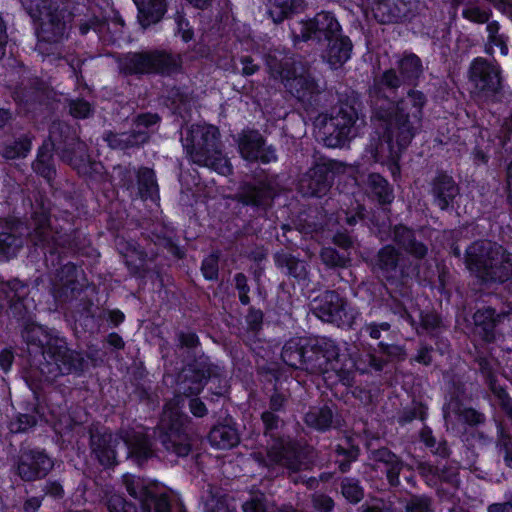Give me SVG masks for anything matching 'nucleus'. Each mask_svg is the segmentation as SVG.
I'll use <instances>...</instances> for the list:
<instances>
[{"instance_id": "nucleus-42", "label": "nucleus", "mask_w": 512, "mask_h": 512, "mask_svg": "<svg viewBox=\"0 0 512 512\" xmlns=\"http://www.w3.org/2000/svg\"><path fill=\"white\" fill-rule=\"evenodd\" d=\"M91 449L99 464L104 468H112L117 464L116 444L111 435L92 436Z\"/></svg>"}, {"instance_id": "nucleus-44", "label": "nucleus", "mask_w": 512, "mask_h": 512, "mask_svg": "<svg viewBox=\"0 0 512 512\" xmlns=\"http://www.w3.org/2000/svg\"><path fill=\"white\" fill-rule=\"evenodd\" d=\"M208 441L212 447L218 449H230L237 446L240 436L235 423L215 424L208 433Z\"/></svg>"}, {"instance_id": "nucleus-2", "label": "nucleus", "mask_w": 512, "mask_h": 512, "mask_svg": "<svg viewBox=\"0 0 512 512\" xmlns=\"http://www.w3.org/2000/svg\"><path fill=\"white\" fill-rule=\"evenodd\" d=\"M52 202L43 194H37L31 203L32 231L29 238L32 246L45 262L61 264L63 257L99 256L93 247L89 234L83 227V220L68 210L52 216Z\"/></svg>"}, {"instance_id": "nucleus-60", "label": "nucleus", "mask_w": 512, "mask_h": 512, "mask_svg": "<svg viewBox=\"0 0 512 512\" xmlns=\"http://www.w3.org/2000/svg\"><path fill=\"white\" fill-rule=\"evenodd\" d=\"M360 332L364 336H369L371 339L379 341H381L382 333L385 332L386 335L383 340L394 343V335H392L393 331L391 330V324L389 322L371 321L365 323Z\"/></svg>"}, {"instance_id": "nucleus-51", "label": "nucleus", "mask_w": 512, "mask_h": 512, "mask_svg": "<svg viewBox=\"0 0 512 512\" xmlns=\"http://www.w3.org/2000/svg\"><path fill=\"white\" fill-rule=\"evenodd\" d=\"M149 139V135L146 131L133 130L130 134H118L114 132H108L105 140L108 145L113 149H127L135 146L145 144Z\"/></svg>"}, {"instance_id": "nucleus-36", "label": "nucleus", "mask_w": 512, "mask_h": 512, "mask_svg": "<svg viewBox=\"0 0 512 512\" xmlns=\"http://www.w3.org/2000/svg\"><path fill=\"white\" fill-rule=\"evenodd\" d=\"M265 66L270 77L283 83L289 75H293L297 67L295 59L284 50H270L264 56Z\"/></svg>"}, {"instance_id": "nucleus-38", "label": "nucleus", "mask_w": 512, "mask_h": 512, "mask_svg": "<svg viewBox=\"0 0 512 512\" xmlns=\"http://www.w3.org/2000/svg\"><path fill=\"white\" fill-rule=\"evenodd\" d=\"M138 9L137 19L144 29L160 22L168 8V0H133Z\"/></svg>"}, {"instance_id": "nucleus-21", "label": "nucleus", "mask_w": 512, "mask_h": 512, "mask_svg": "<svg viewBox=\"0 0 512 512\" xmlns=\"http://www.w3.org/2000/svg\"><path fill=\"white\" fill-rule=\"evenodd\" d=\"M469 79L474 87L484 95H494L502 89L499 64L489 62L483 57L473 59L469 69Z\"/></svg>"}, {"instance_id": "nucleus-59", "label": "nucleus", "mask_w": 512, "mask_h": 512, "mask_svg": "<svg viewBox=\"0 0 512 512\" xmlns=\"http://www.w3.org/2000/svg\"><path fill=\"white\" fill-rule=\"evenodd\" d=\"M115 179L117 186L124 191H127L130 196L134 195L136 191V176L137 170L131 164L118 165L114 168Z\"/></svg>"}, {"instance_id": "nucleus-55", "label": "nucleus", "mask_w": 512, "mask_h": 512, "mask_svg": "<svg viewBox=\"0 0 512 512\" xmlns=\"http://www.w3.org/2000/svg\"><path fill=\"white\" fill-rule=\"evenodd\" d=\"M303 0H271L269 14L274 23H281L298 12Z\"/></svg>"}, {"instance_id": "nucleus-24", "label": "nucleus", "mask_w": 512, "mask_h": 512, "mask_svg": "<svg viewBox=\"0 0 512 512\" xmlns=\"http://www.w3.org/2000/svg\"><path fill=\"white\" fill-rule=\"evenodd\" d=\"M377 347L382 356H378L375 353H367L365 359L367 365L365 367H360L354 359L345 354L353 361L354 366L352 368V378L349 381H342L344 384H351L355 378L356 371H359L361 374L381 372L390 360H401L405 355L403 346L399 344L382 340L378 342Z\"/></svg>"}, {"instance_id": "nucleus-5", "label": "nucleus", "mask_w": 512, "mask_h": 512, "mask_svg": "<svg viewBox=\"0 0 512 512\" xmlns=\"http://www.w3.org/2000/svg\"><path fill=\"white\" fill-rule=\"evenodd\" d=\"M281 359L291 368L312 373L334 371L340 381L352 378L353 361L340 352L334 340L325 336L290 338L282 348Z\"/></svg>"}, {"instance_id": "nucleus-53", "label": "nucleus", "mask_w": 512, "mask_h": 512, "mask_svg": "<svg viewBox=\"0 0 512 512\" xmlns=\"http://www.w3.org/2000/svg\"><path fill=\"white\" fill-rule=\"evenodd\" d=\"M339 488L342 497L351 505L359 504L365 497V489L357 477H340Z\"/></svg>"}, {"instance_id": "nucleus-62", "label": "nucleus", "mask_w": 512, "mask_h": 512, "mask_svg": "<svg viewBox=\"0 0 512 512\" xmlns=\"http://www.w3.org/2000/svg\"><path fill=\"white\" fill-rule=\"evenodd\" d=\"M322 262L330 268H345L350 262V258L340 253L336 248L325 247L320 253Z\"/></svg>"}, {"instance_id": "nucleus-23", "label": "nucleus", "mask_w": 512, "mask_h": 512, "mask_svg": "<svg viewBox=\"0 0 512 512\" xmlns=\"http://www.w3.org/2000/svg\"><path fill=\"white\" fill-rule=\"evenodd\" d=\"M343 29L335 14L321 11L303 24L301 35L304 41L315 40L319 45L342 34Z\"/></svg>"}, {"instance_id": "nucleus-40", "label": "nucleus", "mask_w": 512, "mask_h": 512, "mask_svg": "<svg viewBox=\"0 0 512 512\" xmlns=\"http://www.w3.org/2000/svg\"><path fill=\"white\" fill-rule=\"evenodd\" d=\"M397 71L402 78L403 85L415 89L424 71L422 60L417 54L405 51L397 61Z\"/></svg>"}, {"instance_id": "nucleus-49", "label": "nucleus", "mask_w": 512, "mask_h": 512, "mask_svg": "<svg viewBox=\"0 0 512 512\" xmlns=\"http://www.w3.org/2000/svg\"><path fill=\"white\" fill-rule=\"evenodd\" d=\"M264 313L261 309L251 306L245 316L246 333L243 336V342L251 350L260 342L258 334L263 328Z\"/></svg>"}, {"instance_id": "nucleus-4", "label": "nucleus", "mask_w": 512, "mask_h": 512, "mask_svg": "<svg viewBox=\"0 0 512 512\" xmlns=\"http://www.w3.org/2000/svg\"><path fill=\"white\" fill-rule=\"evenodd\" d=\"M76 171L86 183H100L104 179L105 168L101 161L95 160L88 148L77 135L76 129L65 123H53L48 139L37 150L32 169L37 176L51 184L56 178L54 154Z\"/></svg>"}, {"instance_id": "nucleus-37", "label": "nucleus", "mask_w": 512, "mask_h": 512, "mask_svg": "<svg viewBox=\"0 0 512 512\" xmlns=\"http://www.w3.org/2000/svg\"><path fill=\"white\" fill-rule=\"evenodd\" d=\"M22 223L17 221L0 231V262H8L17 257L25 244V234L20 230Z\"/></svg>"}, {"instance_id": "nucleus-16", "label": "nucleus", "mask_w": 512, "mask_h": 512, "mask_svg": "<svg viewBox=\"0 0 512 512\" xmlns=\"http://www.w3.org/2000/svg\"><path fill=\"white\" fill-rule=\"evenodd\" d=\"M313 314L320 320L338 327H352L355 312L348 307L345 298L334 290H327L317 296L311 303Z\"/></svg>"}, {"instance_id": "nucleus-11", "label": "nucleus", "mask_w": 512, "mask_h": 512, "mask_svg": "<svg viewBox=\"0 0 512 512\" xmlns=\"http://www.w3.org/2000/svg\"><path fill=\"white\" fill-rule=\"evenodd\" d=\"M343 171V165L337 160L320 158L300 178L298 191L303 197L322 198L326 196Z\"/></svg>"}, {"instance_id": "nucleus-61", "label": "nucleus", "mask_w": 512, "mask_h": 512, "mask_svg": "<svg viewBox=\"0 0 512 512\" xmlns=\"http://www.w3.org/2000/svg\"><path fill=\"white\" fill-rule=\"evenodd\" d=\"M496 447L503 453L505 465L512 469V436L502 425L497 427Z\"/></svg>"}, {"instance_id": "nucleus-48", "label": "nucleus", "mask_w": 512, "mask_h": 512, "mask_svg": "<svg viewBox=\"0 0 512 512\" xmlns=\"http://www.w3.org/2000/svg\"><path fill=\"white\" fill-rule=\"evenodd\" d=\"M511 280L512 253L505 250L500 259L493 256V264L489 266L483 281L503 284Z\"/></svg>"}, {"instance_id": "nucleus-14", "label": "nucleus", "mask_w": 512, "mask_h": 512, "mask_svg": "<svg viewBox=\"0 0 512 512\" xmlns=\"http://www.w3.org/2000/svg\"><path fill=\"white\" fill-rule=\"evenodd\" d=\"M29 294L28 284L19 279L5 280L0 276V295L7 302L10 314L19 326L35 319L37 305Z\"/></svg>"}, {"instance_id": "nucleus-20", "label": "nucleus", "mask_w": 512, "mask_h": 512, "mask_svg": "<svg viewBox=\"0 0 512 512\" xmlns=\"http://www.w3.org/2000/svg\"><path fill=\"white\" fill-rule=\"evenodd\" d=\"M125 487L128 494L139 501L141 512H171V499L167 493H158L134 479L125 480ZM179 512H187L184 505H180Z\"/></svg>"}, {"instance_id": "nucleus-41", "label": "nucleus", "mask_w": 512, "mask_h": 512, "mask_svg": "<svg viewBox=\"0 0 512 512\" xmlns=\"http://www.w3.org/2000/svg\"><path fill=\"white\" fill-rule=\"evenodd\" d=\"M96 302L97 301H94V303H96ZM95 307H96V304H93L90 308V313H89L92 316L93 322L95 325V327L93 329H88L86 326H84V324L79 320L78 314L77 313L74 314L76 323H78L81 326V328L83 329L84 332L94 333V332L98 331L103 322H106L108 328H111V329L118 328L126 320L125 313L122 310H120L119 308H113V309L103 308L100 310V312L98 314H96Z\"/></svg>"}, {"instance_id": "nucleus-46", "label": "nucleus", "mask_w": 512, "mask_h": 512, "mask_svg": "<svg viewBox=\"0 0 512 512\" xmlns=\"http://www.w3.org/2000/svg\"><path fill=\"white\" fill-rule=\"evenodd\" d=\"M334 452L339 471L347 473L351 470L352 463L358 460L361 450L356 439L347 436L337 443Z\"/></svg>"}, {"instance_id": "nucleus-31", "label": "nucleus", "mask_w": 512, "mask_h": 512, "mask_svg": "<svg viewBox=\"0 0 512 512\" xmlns=\"http://www.w3.org/2000/svg\"><path fill=\"white\" fill-rule=\"evenodd\" d=\"M127 455L138 467H143L149 460L155 458V438L148 433L133 432L125 439Z\"/></svg>"}, {"instance_id": "nucleus-35", "label": "nucleus", "mask_w": 512, "mask_h": 512, "mask_svg": "<svg viewBox=\"0 0 512 512\" xmlns=\"http://www.w3.org/2000/svg\"><path fill=\"white\" fill-rule=\"evenodd\" d=\"M464 262L467 269L483 281L493 264V252L484 242L474 241L465 250Z\"/></svg>"}, {"instance_id": "nucleus-47", "label": "nucleus", "mask_w": 512, "mask_h": 512, "mask_svg": "<svg viewBox=\"0 0 512 512\" xmlns=\"http://www.w3.org/2000/svg\"><path fill=\"white\" fill-rule=\"evenodd\" d=\"M373 3L381 23H397L406 17L407 5L404 0H373Z\"/></svg>"}, {"instance_id": "nucleus-15", "label": "nucleus", "mask_w": 512, "mask_h": 512, "mask_svg": "<svg viewBox=\"0 0 512 512\" xmlns=\"http://www.w3.org/2000/svg\"><path fill=\"white\" fill-rule=\"evenodd\" d=\"M358 119L357 109L341 103L335 114L324 119L322 133L324 145L329 148L343 147L351 139V132Z\"/></svg>"}, {"instance_id": "nucleus-3", "label": "nucleus", "mask_w": 512, "mask_h": 512, "mask_svg": "<svg viewBox=\"0 0 512 512\" xmlns=\"http://www.w3.org/2000/svg\"><path fill=\"white\" fill-rule=\"evenodd\" d=\"M36 24V50L50 62L63 59V42L68 37L72 22L80 35L91 30L100 34L108 26L105 17H99L91 7L73 0H39L32 14Z\"/></svg>"}, {"instance_id": "nucleus-56", "label": "nucleus", "mask_w": 512, "mask_h": 512, "mask_svg": "<svg viewBox=\"0 0 512 512\" xmlns=\"http://www.w3.org/2000/svg\"><path fill=\"white\" fill-rule=\"evenodd\" d=\"M419 440L434 455L442 459H446L450 456L451 451L447 441H437L431 427L428 425H424L419 431Z\"/></svg>"}, {"instance_id": "nucleus-30", "label": "nucleus", "mask_w": 512, "mask_h": 512, "mask_svg": "<svg viewBox=\"0 0 512 512\" xmlns=\"http://www.w3.org/2000/svg\"><path fill=\"white\" fill-rule=\"evenodd\" d=\"M321 46V58L331 70L342 68L352 57L353 43L344 33L338 34Z\"/></svg>"}, {"instance_id": "nucleus-18", "label": "nucleus", "mask_w": 512, "mask_h": 512, "mask_svg": "<svg viewBox=\"0 0 512 512\" xmlns=\"http://www.w3.org/2000/svg\"><path fill=\"white\" fill-rule=\"evenodd\" d=\"M266 455L272 464L282 466L292 472L301 470L305 457L304 447L301 443L297 439L284 434L272 438L268 442Z\"/></svg>"}, {"instance_id": "nucleus-57", "label": "nucleus", "mask_w": 512, "mask_h": 512, "mask_svg": "<svg viewBox=\"0 0 512 512\" xmlns=\"http://www.w3.org/2000/svg\"><path fill=\"white\" fill-rule=\"evenodd\" d=\"M157 244L176 260H183L186 257V249L180 245L179 237L174 231H165L157 235Z\"/></svg>"}, {"instance_id": "nucleus-29", "label": "nucleus", "mask_w": 512, "mask_h": 512, "mask_svg": "<svg viewBox=\"0 0 512 512\" xmlns=\"http://www.w3.org/2000/svg\"><path fill=\"white\" fill-rule=\"evenodd\" d=\"M369 460L373 462L372 469L385 475L392 487L400 484V473L404 467L402 459L387 447L369 451Z\"/></svg>"}, {"instance_id": "nucleus-54", "label": "nucleus", "mask_w": 512, "mask_h": 512, "mask_svg": "<svg viewBox=\"0 0 512 512\" xmlns=\"http://www.w3.org/2000/svg\"><path fill=\"white\" fill-rule=\"evenodd\" d=\"M219 136V129L216 126L207 127L195 145L196 154L208 158L213 154L220 153Z\"/></svg>"}, {"instance_id": "nucleus-7", "label": "nucleus", "mask_w": 512, "mask_h": 512, "mask_svg": "<svg viewBox=\"0 0 512 512\" xmlns=\"http://www.w3.org/2000/svg\"><path fill=\"white\" fill-rule=\"evenodd\" d=\"M58 287L55 288L57 296L64 301H75L74 314L88 329L95 327L93 318L89 314L94 301H98L99 288L89 282L81 264L67 262L60 266L56 272Z\"/></svg>"}, {"instance_id": "nucleus-27", "label": "nucleus", "mask_w": 512, "mask_h": 512, "mask_svg": "<svg viewBox=\"0 0 512 512\" xmlns=\"http://www.w3.org/2000/svg\"><path fill=\"white\" fill-rule=\"evenodd\" d=\"M275 266L283 273L293 287H298L300 291H304L309 287V265L305 260H301L291 253L277 252L274 255Z\"/></svg>"}, {"instance_id": "nucleus-8", "label": "nucleus", "mask_w": 512, "mask_h": 512, "mask_svg": "<svg viewBox=\"0 0 512 512\" xmlns=\"http://www.w3.org/2000/svg\"><path fill=\"white\" fill-rule=\"evenodd\" d=\"M117 62L119 73L124 77L158 75L167 78L183 71L181 54L158 48L123 53Z\"/></svg>"}, {"instance_id": "nucleus-12", "label": "nucleus", "mask_w": 512, "mask_h": 512, "mask_svg": "<svg viewBox=\"0 0 512 512\" xmlns=\"http://www.w3.org/2000/svg\"><path fill=\"white\" fill-rule=\"evenodd\" d=\"M276 196L275 187L268 181L246 182L237 193L240 204L239 214L249 213L250 219L244 220L247 224H250L254 218H264L272 208Z\"/></svg>"}, {"instance_id": "nucleus-13", "label": "nucleus", "mask_w": 512, "mask_h": 512, "mask_svg": "<svg viewBox=\"0 0 512 512\" xmlns=\"http://www.w3.org/2000/svg\"><path fill=\"white\" fill-rule=\"evenodd\" d=\"M374 267L381 272L389 284L405 286L419 273L418 266L413 265L408 258L391 244L381 247L374 259Z\"/></svg>"}, {"instance_id": "nucleus-22", "label": "nucleus", "mask_w": 512, "mask_h": 512, "mask_svg": "<svg viewBox=\"0 0 512 512\" xmlns=\"http://www.w3.org/2000/svg\"><path fill=\"white\" fill-rule=\"evenodd\" d=\"M508 315L489 305L477 307L472 316L474 334L487 344L495 343L502 336L500 325Z\"/></svg>"}, {"instance_id": "nucleus-34", "label": "nucleus", "mask_w": 512, "mask_h": 512, "mask_svg": "<svg viewBox=\"0 0 512 512\" xmlns=\"http://www.w3.org/2000/svg\"><path fill=\"white\" fill-rule=\"evenodd\" d=\"M368 199L382 210L389 209L395 199L394 188L380 173L371 172L366 179Z\"/></svg>"}, {"instance_id": "nucleus-63", "label": "nucleus", "mask_w": 512, "mask_h": 512, "mask_svg": "<svg viewBox=\"0 0 512 512\" xmlns=\"http://www.w3.org/2000/svg\"><path fill=\"white\" fill-rule=\"evenodd\" d=\"M219 260L218 252H211L202 259L200 271L205 280L214 282L219 279Z\"/></svg>"}, {"instance_id": "nucleus-6", "label": "nucleus", "mask_w": 512, "mask_h": 512, "mask_svg": "<svg viewBox=\"0 0 512 512\" xmlns=\"http://www.w3.org/2000/svg\"><path fill=\"white\" fill-rule=\"evenodd\" d=\"M21 336L27 346L39 351L45 363L41 364V372L47 373L48 378L79 374L87 368V361L82 352L68 347L65 337L60 336L54 329L40 325L31 320L20 325Z\"/></svg>"}, {"instance_id": "nucleus-45", "label": "nucleus", "mask_w": 512, "mask_h": 512, "mask_svg": "<svg viewBox=\"0 0 512 512\" xmlns=\"http://www.w3.org/2000/svg\"><path fill=\"white\" fill-rule=\"evenodd\" d=\"M415 312L418 313L416 323L410 325L415 330L417 335L428 334L430 337H435L443 325L441 314H439L433 307H426L421 309L418 304L416 305Z\"/></svg>"}, {"instance_id": "nucleus-1", "label": "nucleus", "mask_w": 512, "mask_h": 512, "mask_svg": "<svg viewBox=\"0 0 512 512\" xmlns=\"http://www.w3.org/2000/svg\"><path fill=\"white\" fill-rule=\"evenodd\" d=\"M402 84L400 74L390 68L374 80L369 90L371 122L377 135L373 157L387 168L394 181L401 178L402 154L422 127L428 101L424 92L414 88L396 100L386 95L385 89L396 90Z\"/></svg>"}, {"instance_id": "nucleus-58", "label": "nucleus", "mask_w": 512, "mask_h": 512, "mask_svg": "<svg viewBox=\"0 0 512 512\" xmlns=\"http://www.w3.org/2000/svg\"><path fill=\"white\" fill-rule=\"evenodd\" d=\"M32 148L31 138L23 134L10 143L3 146L2 155L9 160L24 158L28 155Z\"/></svg>"}, {"instance_id": "nucleus-64", "label": "nucleus", "mask_w": 512, "mask_h": 512, "mask_svg": "<svg viewBox=\"0 0 512 512\" xmlns=\"http://www.w3.org/2000/svg\"><path fill=\"white\" fill-rule=\"evenodd\" d=\"M107 509L109 512H139L140 506L122 494H113L107 500Z\"/></svg>"}, {"instance_id": "nucleus-25", "label": "nucleus", "mask_w": 512, "mask_h": 512, "mask_svg": "<svg viewBox=\"0 0 512 512\" xmlns=\"http://www.w3.org/2000/svg\"><path fill=\"white\" fill-rule=\"evenodd\" d=\"M116 249L122 256L129 273L134 277L143 278L147 274L148 262L154 260L155 255L149 254L137 241L125 238L116 239Z\"/></svg>"}, {"instance_id": "nucleus-10", "label": "nucleus", "mask_w": 512, "mask_h": 512, "mask_svg": "<svg viewBox=\"0 0 512 512\" xmlns=\"http://www.w3.org/2000/svg\"><path fill=\"white\" fill-rule=\"evenodd\" d=\"M191 418L178 406L164 409L157 426L162 447L177 457H186L192 451Z\"/></svg>"}, {"instance_id": "nucleus-50", "label": "nucleus", "mask_w": 512, "mask_h": 512, "mask_svg": "<svg viewBox=\"0 0 512 512\" xmlns=\"http://www.w3.org/2000/svg\"><path fill=\"white\" fill-rule=\"evenodd\" d=\"M158 196V185L155 171L152 168L141 166L137 169L135 195L142 200L153 199V194Z\"/></svg>"}, {"instance_id": "nucleus-19", "label": "nucleus", "mask_w": 512, "mask_h": 512, "mask_svg": "<svg viewBox=\"0 0 512 512\" xmlns=\"http://www.w3.org/2000/svg\"><path fill=\"white\" fill-rule=\"evenodd\" d=\"M54 467L53 458L43 448H22L16 461V474L24 482L44 479Z\"/></svg>"}, {"instance_id": "nucleus-26", "label": "nucleus", "mask_w": 512, "mask_h": 512, "mask_svg": "<svg viewBox=\"0 0 512 512\" xmlns=\"http://www.w3.org/2000/svg\"><path fill=\"white\" fill-rule=\"evenodd\" d=\"M44 94L45 82L37 75L17 83L11 92L14 102L25 113L32 112L40 106L43 103Z\"/></svg>"}, {"instance_id": "nucleus-28", "label": "nucleus", "mask_w": 512, "mask_h": 512, "mask_svg": "<svg viewBox=\"0 0 512 512\" xmlns=\"http://www.w3.org/2000/svg\"><path fill=\"white\" fill-rule=\"evenodd\" d=\"M459 194L460 188L454 178L447 171L438 170L430 183L432 203L441 211H449L454 208Z\"/></svg>"}, {"instance_id": "nucleus-17", "label": "nucleus", "mask_w": 512, "mask_h": 512, "mask_svg": "<svg viewBox=\"0 0 512 512\" xmlns=\"http://www.w3.org/2000/svg\"><path fill=\"white\" fill-rule=\"evenodd\" d=\"M240 156L248 162L270 164L278 161L277 149L255 128H243L236 139Z\"/></svg>"}, {"instance_id": "nucleus-39", "label": "nucleus", "mask_w": 512, "mask_h": 512, "mask_svg": "<svg viewBox=\"0 0 512 512\" xmlns=\"http://www.w3.org/2000/svg\"><path fill=\"white\" fill-rule=\"evenodd\" d=\"M394 240L408 255L417 260H423L428 254V246L417 240L413 229L400 225L395 228Z\"/></svg>"}, {"instance_id": "nucleus-32", "label": "nucleus", "mask_w": 512, "mask_h": 512, "mask_svg": "<svg viewBox=\"0 0 512 512\" xmlns=\"http://www.w3.org/2000/svg\"><path fill=\"white\" fill-rule=\"evenodd\" d=\"M283 84L291 95L303 104H311L312 100L318 95L316 80L307 71L298 72V67L294 69L293 75H289Z\"/></svg>"}, {"instance_id": "nucleus-9", "label": "nucleus", "mask_w": 512, "mask_h": 512, "mask_svg": "<svg viewBox=\"0 0 512 512\" xmlns=\"http://www.w3.org/2000/svg\"><path fill=\"white\" fill-rule=\"evenodd\" d=\"M177 382L186 395H199L205 386L215 401L229 392V383L224 371L210 362L208 357H193L185 362L177 375Z\"/></svg>"}, {"instance_id": "nucleus-52", "label": "nucleus", "mask_w": 512, "mask_h": 512, "mask_svg": "<svg viewBox=\"0 0 512 512\" xmlns=\"http://www.w3.org/2000/svg\"><path fill=\"white\" fill-rule=\"evenodd\" d=\"M333 416L332 409L328 405H323L310 408L305 414L304 421L308 427L326 432L332 427Z\"/></svg>"}, {"instance_id": "nucleus-43", "label": "nucleus", "mask_w": 512, "mask_h": 512, "mask_svg": "<svg viewBox=\"0 0 512 512\" xmlns=\"http://www.w3.org/2000/svg\"><path fill=\"white\" fill-rule=\"evenodd\" d=\"M401 298L391 294L388 300V306L394 315H397L400 320L406 322L409 325L416 323V318L413 313L415 312L416 305L413 302L411 291L405 286H400Z\"/></svg>"}, {"instance_id": "nucleus-33", "label": "nucleus", "mask_w": 512, "mask_h": 512, "mask_svg": "<svg viewBox=\"0 0 512 512\" xmlns=\"http://www.w3.org/2000/svg\"><path fill=\"white\" fill-rule=\"evenodd\" d=\"M429 470L435 484H438L439 497L443 500L453 501L461 482L458 470L446 464L431 466Z\"/></svg>"}]
</instances>
